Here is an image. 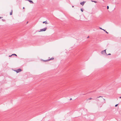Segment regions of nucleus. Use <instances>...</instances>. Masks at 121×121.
Instances as JSON below:
<instances>
[{"label": "nucleus", "instance_id": "f03ea898", "mask_svg": "<svg viewBox=\"0 0 121 121\" xmlns=\"http://www.w3.org/2000/svg\"><path fill=\"white\" fill-rule=\"evenodd\" d=\"M17 73H19L22 71L21 69H19L15 71Z\"/></svg>", "mask_w": 121, "mask_h": 121}, {"label": "nucleus", "instance_id": "9d476101", "mask_svg": "<svg viewBox=\"0 0 121 121\" xmlns=\"http://www.w3.org/2000/svg\"><path fill=\"white\" fill-rule=\"evenodd\" d=\"M54 59V58L53 57H52V58H51V59H50L49 60H53Z\"/></svg>", "mask_w": 121, "mask_h": 121}, {"label": "nucleus", "instance_id": "aec40b11", "mask_svg": "<svg viewBox=\"0 0 121 121\" xmlns=\"http://www.w3.org/2000/svg\"><path fill=\"white\" fill-rule=\"evenodd\" d=\"M99 28L100 29H102V30H103V29H102L101 28V27H99Z\"/></svg>", "mask_w": 121, "mask_h": 121}, {"label": "nucleus", "instance_id": "f8f14e48", "mask_svg": "<svg viewBox=\"0 0 121 121\" xmlns=\"http://www.w3.org/2000/svg\"><path fill=\"white\" fill-rule=\"evenodd\" d=\"M101 53L102 54H103L104 53V52H103V51H101Z\"/></svg>", "mask_w": 121, "mask_h": 121}, {"label": "nucleus", "instance_id": "dca6fc26", "mask_svg": "<svg viewBox=\"0 0 121 121\" xmlns=\"http://www.w3.org/2000/svg\"><path fill=\"white\" fill-rule=\"evenodd\" d=\"M92 99V98H90L89 99H90V100H91V99Z\"/></svg>", "mask_w": 121, "mask_h": 121}, {"label": "nucleus", "instance_id": "a878e982", "mask_svg": "<svg viewBox=\"0 0 121 121\" xmlns=\"http://www.w3.org/2000/svg\"><path fill=\"white\" fill-rule=\"evenodd\" d=\"M91 1L93 2V1H93V0H91Z\"/></svg>", "mask_w": 121, "mask_h": 121}, {"label": "nucleus", "instance_id": "5701e85b", "mask_svg": "<svg viewBox=\"0 0 121 121\" xmlns=\"http://www.w3.org/2000/svg\"><path fill=\"white\" fill-rule=\"evenodd\" d=\"M72 98H70V100H72Z\"/></svg>", "mask_w": 121, "mask_h": 121}, {"label": "nucleus", "instance_id": "c756f323", "mask_svg": "<svg viewBox=\"0 0 121 121\" xmlns=\"http://www.w3.org/2000/svg\"><path fill=\"white\" fill-rule=\"evenodd\" d=\"M28 22H27V23Z\"/></svg>", "mask_w": 121, "mask_h": 121}, {"label": "nucleus", "instance_id": "4be33fe9", "mask_svg": "<svg viewBox=\"0 0 121 121\" xmlns=\"http://www.w3.org/2000/svg\"><path fill=\"white\" fill-rule=\"evenodd\" d=\"M2 18V17H0V19L1 18Z\"/></svg>", "mask_w": 121, "mask_h": 121}, {"label": "nucleus", "instance_id": "20e7f679", "mask_svg": "<svg viewBox=\"0 0 121 121\" xmlns=\"http://www.w3.org/2000/svg\"><path fill=\"white\" fill-rule=\"evenodd\" d=\"M28 1L30 3L32 4L33 3V1L32 0H28Z\"/></svg>", "mask_w": 121, "mask_h": 121}, {"label": "nucleus", "instance_id": "9b49d317", "mask_svg": "<svg viewBox=\"0 0 121 121\" xmlns=\"http://www.w3.org/2000/svg\"><path fill=\"white\" fill-rule=\"evenodd\" d=\"M103 30L107 34H108V32L106 31L105 30H104V29H103Z\"/></svg>", "mask_w": 121, "mask_h": 121}, {"label": "nucleus", "instance_id": "c85d7f7f", "mask_svg": "<svg viewBox=\"0 0 121 121\" xmlns=\"http://www.w3.org/2000/svg\"><path fill=\"white\" fill-rule=\"evenodd\" d=\"M74 7V6H72V7Z\"/></svg>", "mask_w": 121, "mask_h": 121}, {"label": "nucleus", "instance_id": "b1692460", "mask_svg": "<svg viewBox=\"0 0 121 121\" xmlns=\"http://www.w3.org/2000/svg\"><path fill=\"white\" fill-rule=\"evenodd\" d=\"M89 36H88L87 37V38H89Z\"/></svg>", "mask_w": 121, "mask_h": 121}, {"label": "nucleus", "instance_id": "6ab92c4d", "mask_svg": "<svg viewBox=\"0 0 121 121\" xmlns=\"http://www.w3.org/2000/svg\"><path fill=\"white\" fill-rule=\"evenodd\" d=\"M93 2H94L95 3L97 2L96 1H93Z\"/></svg>", "mask_w": 121, "mask_h": 121}, {"label": "nucleus", "instance_id": "a211bd4d", "mask_svg": "<svg viewBox=\"0 0 121 121\" xmlns=\"http://www.w3.org/2000/svg\"><path fill=\"white\" fill-rule=\"evenodd\" d=\"M111 55V54L110 53H109V54H107L108 55Z\"/></svg>", "mask_w": 121, "mask_h": 121}, {"label": "nucleus", "instance_id": "1a4fd4ad", "mask_svg": "<svg viewBox=\"0 0 121 121\" xmlns=\"http://www.w3.org/2000/svg\"><path fill=\"white\" fill-rule=\"evenodd\" d=\"M12 56H17V55L15 54H12Z\"/></svg>", "mask_w": 121, "mask_h": 121}, {"label": "nucleus", "instance_id": "ddd939ff", "mask_svg": "<svg viewBox=\"0 0 121 121\" xmlns=\"http://www.w3.org/2000/svg\"><path fill=\"white\" fill-rule=\"evenodd\" d=\"M81 11L82 12H83V9H81Z\"/></svg>", "mask_w": 121, "mask_h": 121}, {"label": "nucleus", "instance_id": "0eeeda50", "mask_svg": "<svg viewBox=\"0 0 121 121\" xmlns=\"http://www.w3.org/2000/svg\"><path fill=\"white\" fill-rule=\"evenodd\" d=\"M106 49H105L103 51V52H104V53H105L106 54H107L106 52Z\"/></svg>", "mask_w": 121, "mask_h": 121}, {"label": "nucleus", "instance_id": "cd10ccee", "mask_svg": "<svg viewBox=\"0 0 121 121\" xmlns=\"http://www.w3.org/2000/svg\"><path fill=\"white\" fill-rule=\"evenodd\" d=\"M26 0V1H28V0Z\"/></svg>", "mask_w": 121, "mask_h": 121}, {"label": "nucleus", "instance_id": "7ed1b4c3", "mask_svg": "<svg viewBox=\"0 0 121 121\" xmlns=\"http://www.w3.org/2000/svg\"><path fill=\"white\" fill-rule=\"evenodd\" d=\"M85 2L83 1L82 2H81L80 3L81 4L83 5H84V3H85Z\"/></svg>", "mask_w": 121, "mask_h": 121}, {"label": "nucleus", "instance_id": "393cba45", "mask_svg": "<svg viewBox=\"0 0 121 121\" xmlns=\"http://www.w3.org/2000/svg\"><path fill=\"white\" fill-rule=\"evenodd\" d=\"M119 98H121V96L120 97H119Z\"/></svg>", "mask_w": 121, "mask_h": 121}, {"label": "nucleus", "instance_id": "4468645a", "mask_svg": "<svg viewBox=\"0 0 121 121\" xmlns=\"http://www.w3.org/2000/svg\"><path fill=\"white\" fill-rule=\"evenodd\" d=\"M109 8V6H107V9H108Z\"/></svg>", "mask_w": 121, "mask_h": 121}, {"label": "nucleus", "instance_id": "6e6552de", "mask_svg": "<svg viewBox=\"0 0 121 121\" xmlns=\"http://www.w3.org/2000/svg\"><path fill=\"white\" fill-rule=\"evenodd\" d=\"M49 61V59H48V60H43V61L44 62H46V61Z\"/></svg>", "mask_w": 121, "mask_h": 121}, {"label": "nucleus", "instance_id": "f3484780", "mask_svg": "<svg viewBox=\"0 0 121 121\" xmlns=\"http://www.w3.org/2000/svg\"><path fill=\"white\" fill-rule=\"evenodd\" d=\"M102 97V96H99V97H97V98H99V97Z\"/></svg>", "mask_w": 121, "mask_h": 121}, {"label": "nucleus", "instance_id": "39448f33", "mask_svg": "<svg viewBox=\"0 0 121 121\" xmlns=\"http://www.w3.org/2000/svg\"><path fill=\"white\" fill-rule=\"evenodd\" d=\"M43 23H45V24H48V23L46 21H44V22H43Z\"/></svg>", "mask_w": 121, "mask_h": 121}, {"label": "nucleus", "instance_id": "bb28decb", "mask_svg": "<svg viewBox=\"0 0 121 121\" xmlns=\"http://www.w3.org/2000/svg\"><path fill=\"white\" fill-rule=\"evenodd\" d=\"M24 9V7H23V9Z\"/></svg>", "mask_w": 121, "mask_h": 121}, {"label": "nucleus", "instance_id": "423d86ee", "mask_svg": "<svg viewBox=\"0 0 121 121\" xmlns=\"http://www.w3.org/2000/svg\"><path fill=\"white\" fill-rule=\"evenodd\" d=\"M12 11H12V10H11V12H10V15H12Z\"/></svg>", "mask_w": 121, "mask_h": 121}, {"label": "nucleus", "instance_id": "2eb2a0df", "mask_svg": "<svg viewBox=\"0 0 121 121\" xmlns=\"http://www.w3.org/2000/svg\"><path fill=\"white\" fill-rule=\"evenodd\" d=\"M118 105V104H116L115 105V106L116 107H117V106Z\"/></svg>", "mask_w": 121, "mask_h": 121}, {"label": "nucleus", "instance_id": "f257e3e1", "mask_svg": "<svg viewBox=\"0 0 121 121\" xmlns=\"http://www.w3.org/2000/svg\"><path fill=\"white\" fill-rule=\"evenodd\" d=\"M47 29V28L46 27L43 29H40V30L39 32H40L41 31H45Z\"/></svg>", "mask_w": 121, "mask_h": 121}, {"label": "nucleus", "instance_id": "412c9836", "mask_svg": "<svg viewBox=\"0 0 121 121\" xmlns=\"http://www.w3.org/2000/svg\"><path fill=\"white\" fill-rule=\"evenodd\" d=\"M12 56V55H11L9 56V57H11Z\"/></svg>", "mask_w": 121, "mask_h": 121}]
</instances>
